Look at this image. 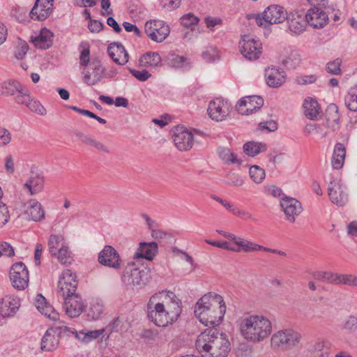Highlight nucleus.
Listing matches in <instances>:
<instances>
[{"label": "nucleus", "instance_id": "28", "mask_svg": "<svg viewBox=\"0 0 357 357\" xmlns=\"http://www.w3.org/2000/svg\"><path fill=\"white\" fill-rule=\"evenodd\" d=\"M158 250V244L155 242H142L134 255L135 259L143 258L149 261L153 259Z\"/></svg>", "mask_w": 357, "mask_h": 357}, {"label": "nucleus", "instance_id": "23", "mask_svg": "<svg viewBox=\"0 0 357 357\" xmlns=\"http://www.w3.org/2000/svg\"><path fill=\"white\" fill-rule=\"evenodd\" d=\"M35 306L38 310L50 320L56 322L59 320V314L48 303L42 294H38L35 299Z\"/></svg>", "mask_w": 357, "mask_h": 357}, {"label": "nucleus", "instance_id": "12", "mask_svg": "<svg viewBox=\"0 0 357 357\" xmlns=\"http://www.w3.org/2000/svg\"><path fill=\"white\" fill-rule=\"evenodd\" d=\"M327 190L329 199L334 204L343 206L347 203L348 195L346 192V187L340 179L331 180Z\"/></svg>", "mask_w": 357, "mask_h": 357}, {"label": "nucleus", "instance_id": "34", "mask_svg": "<svg viewBox=\"0 0 357 357\" xmlns=\"http://www.w3.org/2000/svg\"><path fill=\"white\" fill-rule=\"evenodd\" d=\"M346 155V149L342 143L335 145L331 163L334 169H340L342 167Z\"/></svg>", "mask_w": 357, "mask_h": 357}, {"label": "nucleus", "instance_id": "36", "mask_svg": "<svg viewBox=\"0 0 357 357\" xmlns=\"http://www.w3.org/2000/svg\"><path fill=\"white\" fill-rule=\"evenodd\" d=\"M22 89V84L17 80L10 79L0 83V95L15 96Z\"/></svg>", "mask_w": 357, "mask_h": 357}, {"label": "nucleus", "instance_id": "6", "mask_svg": "<svg viewBox=\"0 0 357 357\" xmlns=\"http://www.w3.org/2000/svg\"><path fill=\"white\" fill-rule=\"evenodd\" d=\"M147 273L144 267L138 268L134 263L128 264L123 271L122 281L128 287L142 288L146 284Z\"/></svg>", "mask_w": 357, "mask_h": 357}, {"label": "nucleus", "instance_id": "30", "mask_svg": "<svg viewBox=\"0 0 357 357\" xmlns=\"http://www.w3.org/2000/svg\"><path fill=\"white\" fill-rule=\"evenodd\" d=\"M288 27L291 32L295 34H301L307 25L306 18L297 13H289L287 15Z\"/></svg>", "mask_w": 357, "mask_h": 357}, {"label": "nucleus", "instance_id": "39", "mask_svg": "<svg viewBox=\"0 0 357 357\" xmlns=\"http://www.w3.org/2000/svg\"><path fill=\"white\" fill-rule=\"evenodd\" d=\"M267 146L262 142H249L243 145V151L248 156L254 157L266 151Z\"/></svg>", "mask_w": 357, "mask_h": 357}, {"label": "nucleus", "instance_id": "41", "mask_svg": "<svg viewBox=\"0 0 357 357\" xmlns=\"http://www.w3.org/2000/svg\"><path fill=\"white\" fill-rule=\"evenodd\" d=\"M65 245L64 238L61 235L52 234L48 240V249L52 256H56L59 248Z\"/></svg>", "mask_w": 357, "mask_h": 357}, {"label": "nucleus", "instance_id": "8", "mask_svg": "<svg viewBox=\"0 0 357 357\" xmlns=\"http://www.w3.org/2000/svg\"><path fill=\"white\" fill-rule=\"evenodd\" d=\"M10 279L13 287L17 290L25 289L29 284V271L24 264L17 262L14 264L10 270Z\"/></svg>", "mask_w": 357, "mask_h": 357}, {"label": "nucleus", "instance_id": "48", "mask_svg": "<svg viewBox=\"0 0 357 357\" xmlns=\"http://www.w3.org/2000/svg\"><path fill=\"white\" fill-rule=\"evenodd\" d=\"M54 257H56L62 264H70L73 261L71 252L69 250L68 247L66 245H62L59 248L57 252V255Z\"/></svg>", "mask_w": 357, "mask_h": 357}, {"label": "nucleus", "instance_id": "55", "mask_svg": "<svg viewBox=\"0 0 357 357\" xmlns=\"http://www.w3.org/2000/svg\"><path fill=\"white\" fill-rule=\"evenodd\" d=\"M29 50L28 44L22 40H20L16 47L15 56L17 59H22Z\"/></svg>", "mask_w": 357, "mask_h": 357}, {"label": "nucleus", "instance_id": "57", "mask_svg": "<svg viewBox=\"0 0 357 357\" xmlns=\"http://www.w3.org/2000/svg\"><path fill=\"white\" fill-rule=\"evenodd\" d=\"M225 183L230 186L240 187L243 185L244 180L238 174H231L227 176Z\"/></svg>", "mask_w": 357, "mask_h": 357}, {"label": "nucleus", "instance_id": "52", "mask_svg": "<svg viewBox=\"0 0 357 357\" xmlns=\"http://www.w3.org/2000/svg\"><path fill=\"white\" fill-rule=\"evenodd\" d=\"M181 24L187 28L196 25L199 22V18L193 13H189L183 15L181 19Z\"/></svg>", "mask_w": 357, "mask_h": 357}, {"label": "nucleus", "instance_id": "43", "mask_svg": "<svg viewBox=\"0 0 357 357\" xmlns=\"http://www.w3.org/2000/svg\"><path fill=\"white\" fill-rule=\"evenodd\" d=\"M219 157L227 165L229 164H241L240 160H238L236 155L231 151L228 148L220 147L218 149Z\"/></svg>", "mask_w": 357, "mask_h": 357}, {"label": "nucleus", "instance_id": "32", "mask_svg": "<svg viewBox=\"0 0 357 357\" xmlns=\"http://www.w3.org/2000/svg\"><path fill=\"white\" fill-rule=\"evenodd\" d=\"M44 185L43 177L34 174L31 176L24 185V188L27 189L30 195H33L42 191Z\"/></svg>", "mask_w": 357, "mask_h": 357}, {"label": "nucleus", "instance_id": "11", "mask_svg": "<svg viewBox=\"0 0 357 357\" xmlns=\"http://www.w3.org/2000/svg\"><path fill=\"white\" fill-rule=\"evenodd\" d=\"M77 287L76 274L70 269L64 270L58 282L59 294L62 297L77 295L75 294Z\"/></svg>", "mask_w": 357, "mask_h": 357}, {"label": "nucleus", "instance_id": "53", "mask_svg": "<svg viewBox=\"0 0 357 357\" xmlns=\"http://www.w3.org/2000/svg\"><path fill=\"white\" fill-rule=\"evenodd\" d=\"M128 70L133 77L140 82H145L151 77V74L146 70H137L128 68Z\"/></svg>", "mask_w": 357, "mask_h": 357}, {"label": "nucleus", "instance_id": "1", "mask_svg": "<svg viewBox=\"0 0 357 357\" xmlns=\"http://www.w3.org/2000/svg\"><path fill=\"white\" fill-rule=\"evenodd\" d=\"M181 312V301L172 291L155 293L146 304L148 319L158 327L172 325L178 320Z\"/></svg>", "mask_w": 357, "mask_h": 357}, {"label": "nucleus", "instance_id": "47", "mask_svg": "<svg viewBox=\"0 0 357 357\" xmlns=\"http://www.w3.org/2000/svg\"><path fill=\"white\" fill-rule=\"evenodd\" d=\"M79 48L81 49L80 55H79V64L81 66L86 68V66L90 65L89 45L86 42H82L79 45Z\"/></svg>", "mask_w": 357, "mask_h": 357}, {"label": "nucleus", "instance_id": "29", "mask_svg": "<svg viewBox=\"0 0 357 357\" xmlns=\"http://www.w3.org/2000/svg\"><path fill=\"white\" fill-rule=\"evenodd\" d=\"M31 41L38 49H48L53 43V33L47 28L41 29L38 35L31 37Z\"/></svg>", "mask_w": 357, "mask_h": 357}, {"label": "nucleus", "instance_id": "16", "mask_svg": "<svg viewBox=\"0 0 357 357\" xmlns=\"http://www.w3.org/2000/svg\"><path fill=\"white\" fill-rule=\"evenodd\" d=\"M98 260L103 266L119 269L121 260L118 252L111 245H105L98 255Z\"/></svg>", "mask_w": 357, "mask_h": 357}, {"label": "nucleus", "instance_id": "4", "mask_svg": "<svg viewBox=\"0 0 357 357\" xmlns=\"http://www.w3.org/2000/svg\"><path fill=\"white\" fill-rule=\"evenodd\" d=\"M197 350L209 357H227L230 350V343L226 335L215 329H206L200 333L195 342Z\"/></svg>", "mask_w": 357, "mask_h": 357}, {"label": "nucleus", "instance_id": "54", "mask_svg": "<svg viewBox=\"0 0 357 357\" xmlns=\"http://www.w3.org/2000/svg\"><path fill=\"white\" fill-rule=\"evenodd\" d=\"M341 64L342 60L340 59H336L335 60L327 63L326 70L328 73L332 75H340L341 73Z\"/></svg>", "mask_w": 357, "mask_h": 357}, {"label": "nucleus", "instance_id": "33", "mask_svg": "<svg viewBox=\"0 0 357 357\" xmlns=\"http://www.w3.org/2000/svg\"><path fill=\"white\" fill-rule=\"evenodd\" d=\"M167 64L173 68H183L190 64V59L175 52H169L165 56Z\"/></svg>", "mask_w": 357, "mask_h": 357}, {"label": "nucleus", "instance_id": "20", "mask_svg": "<svg viewBox=\"0 0 357 357\" xmlns=\"http://www.w3.org/2000/svg\"><path fill=\"white\" fill-rule=\"evenodd\" d=\"M20 305V298L11 295L6 296L0 302V314L3 317H13Z\"/></svg>", "mask_w": 357, "mask_h": 357}, {"label": "nucleus", "instance_id": "19", "mask_svg": "<svg viewBox=\"0 0 357 357\" xmlns=\"http://www.w3.org/2000/svg\"><path fill=\"white\" fill-rule=\"evenodd\" d=\"M66 314L70 317H77L83 312L84 305L81 296L73 295L63 297Z\"/></svg>", "mask_w": 357, "mask_h": 357}, {"label": "nucleus", "instance_id": "25", "mask_svg": "<svg viewBox=\"0 0 357 357\" xmlns=\"http://www.w3.org/2000/svg\"><path fill=\"white\" fill-rule=\"evenodd\" d=\"M24 215L26 218L33 221H40L45 218V211L40 203L36 199H31L25 204Z\"/></svg>", "mask_w": 357, "mask_h": 357}, {"label": "nucleus", "instance_id": "5", "mask_svg": "<svg viewBox=\"0 0 357 357\" xmlns=\"http://www.w3.org/2000/svg\"><path fill=\"white\" fill-rule=\"evenodd\" d=\"M302 340V335L293 328H286L275 332L271 337L272 347L288 350L297 347Z\"/></svg>", "mask_w": 357, "mask_h": 357}, {"label": "nucleus", "instance_id": "10", "mask_svg": "<svg viewBox=\"0 0 357 357\" xmlns=\"http://www.w3.org/2000/svg\"><path fill=\"white\" fill-rule=\"evenodd\" d=\"M144 31L152 40L161 43L169 33V26L161 20H149L144 25Z\"/></svg>", "mask_w": 357, "mask_h": 357}, {"label": "nucleus", "instance_id": "35", "mask_svg": "<svg viewBox=\"0 0 357 357\" xmlns=\"http://www.w3.org/2000/svg\"><path fill=\"white\" fill-rule=\"evenodd\" d=\"M162 59L160 54L154 52H149L143 54L139 60L142 67H158L161 65Z\"/></svg>", "mask_w": 357, "mask_h": 357}, {"label": "nucleus", "instance_id": "59", "mask_svg": "<svg viewBox=\"0 0 357 357\" xmlns=\"http://www.w3.org/2000/svg\"><path fill=\"white\" fill-rule=\"evenodd\" d=\"M15 252L13 248L7 242L0 243V257H13Z\"/></svg>", "mask_w": 357, "mask_h": 357}, {"label": "nucleus", "instance_id": "49", "mask_svg": "<svg viewBox=\"0 0 357 357\" xmlns=\"http://www.w3.org/2000/svg\"><path fill=\"white\" fill-rule=\"evenodd\" d=\"M56 330V333L60 337L61 335H68L69 334H73L76 337V333H78V331H75L73 328H70L66 325L63 321H57L55 326L52 327Z\"/></svg>", "mask_w": 357, "mask_h": 357}, {"label": "nucleus", "instance_id": "13", "mask_svg": "<svg viewBox=\"0 0 357 357\" xmlns=\"http://www.w3.org/2000/svg\"><path fill=\"white\" fill-rule=\"evenodd\" d=\"M231 112V107L227 100L218 98L211 101L208 107L210 118L215 121L225 120Z\"/></svg>", "mask_w": 357, "mask_h": 357}, {"label": "nucleus", "instance_id": "61", "mask_svg": "<svg viewBox=\"0 0 357 357\" xmlns=\"http://www.w3.org/2000/svg\"><path fill=\"white\" fill-rule=\"evenodd\" d=\"M10 214L6 205L0 202V227L5 225L9 220Z\"/></svg>", "mask_w": 357, "mask_h": 357}, {"label": "nucleus", "instance_id": "64", "mask_svg": "<svg viewBox=\"0 0 357 357\" xmlns=\"http://www.w3.org/2000/svg\"><path fill=\"white\" fill-rule=\"evenodd\" d=\"M204 22L207 28L212 30L215 26L220 25L222 23V20L220 17H206Z\"/></svg>", "mask_w": 357, "mask_h": 357}, {"label": "nucleus", "instance_id": "63", "mask_svg": "<svg viewBox=\"0 0 357 357\" xmlns=\"http://www.w3.org/2000/svg\"><path fill=\"white\" fill-rule=\"evenodd\" d=\"M353 274H340L337 275V285H347L351 287Z\"/></svg>", "mask_w": 357, "mask_h": 357}, {"label": "nucleus", "instance_id": "40", "mask_svg": "<svg viewBox=\"0 0 357 357\" xmlns=\"http://www.w3.org/2000/svg\"><path fill=\"white\" fill-rule=\"evenodd\" d=\"M338 273L331 271H317L312 273L314 279L337 285Z\"/></svg>", "mask_w": 357, "mask_h": 357}, {"label": "nucleus", "instance_id": "22", "mask_svg": "<svg viewBox=\"0 0 357 357\" xmlns=\"http://www.w3.org/2000/svg\"><path fill=\"white\" fill-rule=\"evenodd\" d=\"M305 18L307 24L314 28L320 29L327 24L328 15L321 8L315 7L308 10Z\"/></svg>", "mask_w": 357, "mask_h": 357}, {"label": "nucleus", "instance_id": "26", "mask_svg": "<svg viewBox=\"0 0 357 357\" xmlns=\"http://www.w3.org/2000/svg\"><path fill=\"white\" fill-rule=\"evenodd\" d=\"M59 337L53 328L47 329L40 342V349L43 351H53L59 346Z\"/></svg>", "mask_w": 357, "mask_h": 357}, {"label": "nucleus", "instance_id": "18", "mask_svg": "<svg viewBox=\"0 0 357 357\" xmlns=\"http://www.w3.org/2000/svg\"><path fill=\"white\" fill-rule=\"evenodd\" d=\"M54 0H36L30 12L31 18L34 20H46L53 10Z\"/></svg>", "mask_w": 357, "mask_h": 357}, {"label": "nucleus", "instance_id": "24", "mask_svg": "<svg viewBox=\"0 0 357 357\" xmlns=\"http://www.w3.org/2000/svg\"><path fill=\"white\" fill-rule=\"evenodd\" d=\"M109 57L119 65L126 64L129 59V56L124 46L121 43H114L107 47Z\"/></svg>", "mask_w": 357, "mask_h": 357}, {"label": "nucleus", "instance_id": "15", "mask_svg": "<svg viewBox=\"0 0 357 357\" xmlns=\"http://www.w3.org/2000/svg\"><path fill=\"white\" fill-rule=\"evenodd\" d=\"M264 105V100L258 96H249L242 98L238 102L237 111L243 115H250L259 110Z\"/></svg>", "mask_w": 357, "mask_h": 357}, {"label": "nucleus", "instance_id": "44", "mask_svg": "<svg viewBox=\"0 0 357 357\" xmlns=\"http://www.w3.org/2000/svg\"><path fill=\"white\" fill-rule=\"evenodd\" d=\"M249 174L252 181L257 184L261 183L266 177L264 169L258 165H252L249 169Z\"/></svg>", "mask_w": 357, "mask_h": 357}, {"label": "nucleus", "instance_id": "14", "mask_svg": "<svg viewBox=\"0 0 357 357\" xmlns=\"http://www.w3.org/2000/svg\"><path fill=\"white\" fill-rule=\"evenodd\" d=\"M172 138L175 146L181 151L190 150L194 144L192 133L183 127H176Z\"/></svg>", "mask_w": 357, "mask_h": 357}, {"label": "nucleus", "instance_id": "7", "mask_svg": "<svg viewBox=\"0 0 357 357\" xmlns=\"http://www.w3.org/2000/svg\"><path fill=\"white\" fill-rule=\"evenodd\" d=\"M239 48L243 56L250 61L259 58L262 53V44L259 40L250 35H245L239 43Z\"/></svg>", "mask_w": 357, "mask_h": 357}, {"label": "nucleus", "instance_id": "38", "mask_svg": "<svg viewBox=\"0 0 357 357\" xmlns=\"http://www.w3.org/2000/svg\"><path fill=\"white\" fill-rule=\"evenodd\" d=\"M231 248L235 249V250H232L233 252H250L261 250V245L255 243L252 241L240 238L239 241L236 242V245L231 246Z\"/></svg>", "mask_w": 357, "mask_h": 357}, {"label": "nucleus", "instance_id": "56", "mask_svg": "<svg viewBox=\"0 0 357 357\" xmlns=\"http://www.w3.org/2000/svg\"><path fill=\"white\" fill-rule=\"evenodd\" d=\"M300 61L299 54L296 52H291L289 56L283 61V63L287 67L294 68L299 64Z\"/></svg>", "mask_w": 357, "mask_h": 357}, {"label": "nucleus", "instance_id": "60", "mask_svg": "<svg viewBox=\"0 0 357 357\" xmlns=\"http://www.w3.org/2000/svg\"><path fill=\"white\" fill-rule=\"evenodd\" d=\"M343 329L355 331L357 329V317L354 315L349 316L344 322Z\"/></svg>", "mask_w": 357, "mask_h": 357}, {"label": "nucleus", "instance_id": "31", "mask_svg": "<svg viewBox=\"0 0 357 357\" xmlns=\"http://www.w3.org/2000/svg\"><path fill=\"white\" fill-rule=\"evenodd\" d=\"M304 114L307 118L311 120H317L321 115V108L318 102L307 98L303 102Z\"/></svg>", "mask_w": 357, "mask_h": 357}, {"label": "nucleus", "instance_id": "45", "mask_svg": "<svg viewBox=\"0 0 357 357\" xmlns=\"http://www.w3.org/2000/svg\"><path fill=\"white\" fill-rule=\"evenodd\" d=\"M345 105L354 112H357V86L351 88L345 96Z\"/></svg>", "mask_w": 357, "mask_h": 357}, {"label": "nucleus", "instance_id": "37", "mask_svg": "<svg viewBox=\"0 0 357 357\" xmlns=\"http://www.w3.org/2000/svg\"><path fill=\"white\" fill-rule=\"evenodd\" d=\"M326 119L328 127L335 130L339 123L340 114L337 107L335 104H331L328 106L326 111Z\"/></svg>", "mask_w": 357, "mask_h": 357}, {"label": "nucleus", "instance_id": "27", "mask_svg": "<svg viewBox=\"0 0 357 357\" xmlns=\"http://www.w3.org/2000/svg\"><path fill=\"white\" fill-rule=\"evenodd\" d=\"M267 84L273 88L280 86L285 82V73L278 68H268L265 70Z\"/></svg>", "mask_w": 357, "mask_h": 357}, {"label": "nucleus", "instance_id": "2", "mask_svg": "<svg viewBox=\"0 0 357 357\" xmlns=\"http://www.w3.org/2000/svg\"><path fill=\"white\" fill-rule=\"evenodd\" d=\"M194 312L202 324L214 327L223 320L226 312L225 303L222 296L208 293L198 300Z\"/></svg>", "mask_w": 357, "mask_h": 357}, {"label": "nucleus", "instance_id": "51", "mask_svg": "<svg viewBox=\"0 0 357 357\" xmlns=\"http://www.w3.org/2000/svg\"><path fill=\"white\" fill-rule=\"evenodd\" d=\"M26 107L33 112L37 113L41 116H45L47 113L45 108L40 102L33 98L29 99Z\"/></svg>", "mask_w": 357, "mask_h": 357}, {"label": "nucleus", "instance_id": "58", "mask_svg": "<svg viewBox=\"0 0 357 357\" xmlns=\"http://www.w3.org/2000/svg\"><path fill=\"white\" fill-rule=\"evenodd\" d=\"M202 56L208 62L214 61L218 56L217 49L213 46H209L203 52Z\"/></svg>", "mask_w": 357, "mask_h": 357}, {"label": "nucleus", "instance_id": "21", "mask_svg": "<svg viewBox=\"0 0 357 357\" xmlns=\"http://www.w3.org/2000/svg\"><path fill=\"white\" fill-rule=\"evenodd\" d=\"M287 18V13L283 7L271 5L264 11V19L270 24H280Z\"/></svg>", "mask_w": 357, "mask_h": 357}, {"label": "nucleus", "instance_id": "9", "mask_svg": "<svg viewBox=\"0 0 357 357\" xmlns=\"http://www.w3.org/2000/svg\"><path fill=\"white\" fill-rule=\"evenodd\" d=\"M105 71L100 60H92L89 68H84L82 71V81L87 86H94L102 80Z\"/></svg>", "mask_w": 357, "mask_h": 357}, {"label": "nucleus", "instance_id": "17", "mask_svg": "<svg viewBox=\"0 0 357 357\" xmlns=\"http://www.w3.org/2000/svg\"><path fill=\"white\" fill-rule=\"evenodd\" d=\"M280 206L288 221L294 222L296 217L302 212L301 204L295 198L284 197L280 201Z\"/></svg>", "mask_w": 357, "mask_h": 357}, {"label": "nucleus", "instance_id": "3", "mask_svg": "<svg viewBox=\"0 0 357 357\" xmlns=\"http://www.w3.org/2000/svg\"><path fill=\"white\" fill-rule=\"evenodd\" d=\"M238 328L243 337L252 342L264 341L273 330L270 319L261 314H251L240 318Z\"/></svg>", "mask_w": 357, "mask_h": 357}, {"label": "nucleus", "instance_id": "62", "mask_svg": "<svg viewBox=\"0 0 357 357\" xmlns=\"http://www.w3.org/2000/svg\"><path fill=\"white\" fill-rule=\"evenodd\" d=\"M10 141V132L7 129L0 127V146H6Z\"/></svg>", "mask_w": 357, "mask_h": 357}, {"label": "nucleus", "instance_id": "46", "mask_svg": "<svg viewBox=\"0 0 357 357\" xmlns=\"http://www.w3.org/2000/svg\"><path fill=\"white\" fill-rule=\"evenodd\" d=\"M104 311V306L101 301H93L88 310V316L93 319H98L100 317Z\"/></svg>", "mask_w": 357, "mask_h": 357}, {"label": "nucleus", "instance_id": "50", "mask_svg": "<svg viewBox=\"0 0 357 357\" xmlns=\"http://www.w3.org/2000/svg\"><path fill=\"white\" fill-rule=\"evenodd\" d=\"M14 96L15 102L18 105H24L26 106L31 98L29 91L22 85V89L17 91Z\"/></svg>", "mask_w": 357, "mask_h": 357}, {"label": "nucleus", "instance_id": "42", "mask_svg": "<svg viewBox=\"0 0 357 357\" xmlns=\"http://www.w3.org/2000/svg\"><path fill=\"white\" fill-rule=\"evenodd\" d=\"M105 331V329L86 331L82 330L76 333V338L83 342H89L97 339Z\"/></svg>", "mask_w": 357, "mask_h": 357}]
</instances>
